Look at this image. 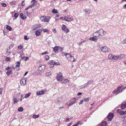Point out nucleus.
<instances>
[{"label": "nucleus", "mask_w": 126, "mask_h": 126, "mask_svg": "<svg viewBox=\"0 0 126 126\" xmlns=\"http://www.w3.org/2000/svg\"><path fill=\"white\" fill-rule=\"evenodd\" d=\"M13 46L12 45H11L9 46V49L10 50V48H13Z\"/></svg>", "instance_id": "nucleus-56"}, {"label": "nucleus", "mask_w": 126, "mask_h": 126, "mask_svg": "<svg viewBox=\"0 0 126 126\" xmlns=\"http://www.w3.org/2000/svg\"><path fill=\"white\" fill-rule=\"evenodd\" d=\"M123 118L124 119L123 120V121L124 123H126V116H123Z\"/></svg>", "instance_id": "nucleus-31"}, {"label": "nucleus", "mask_w": 126, "mask_h": 126, "mask_svg": "<svg viewBox=\"0 0 126 126\" xmlns=\"http://www.w3.org/2000/svg\"><path fill=\"white\" fill-rule=\"evenodd\" d=\"M101 50L104 52H105L108 51V48L107 47L104 46L102 47Z\"/></svg>", "instance_id": "nucleus-11"}, {"label": "nucleus", "mask_w": 126, "mask_h": 126, "mask_svg": "<svg viewBox=\"0 0 126 126\" xmlns=\"http://www.w3.org/2000/svg\"><path fill=\"white\" fill-rule=\"evenodd\" d=\"M31 94V93H29L28 94H26L25 95L24 98H28Z\"/></svg>", "instance_id": "nucleus-24"}, {"label": "nucleus", "mask_w": 126, "mask_h": 126, "mask_svg": "<svg viewBox=\"0 0 126 126\" xmlns=\"http://www.w3.org/2000/svg\"><path fill=\"white\" fill-rule=\"evenodd\" d=\"M84 100H83V101L86 102H88L89 100V98H84Z\"/></svg>", "instance_id": "nucleus-43"}, {"label": "nucleus", "mask_w": 126, "mask_h": 126, "mask_svg": "<svg viewBox=\"0 0 126 126\" xmlns=\"http://www.w3.org/2000/svg\"><path fill=\"white\" fill-rule=\"evenodd\" d=\"M50 18L51 17L49 16H41L40 17L41 20L42 21L45 22H48Z\"/></svg>", "instance_id": "nucleus-3"}, {"label": "nucleus", "mask_w": 126, "mask_h": 126, "mask_svg": "<svg viewBox=\"0 0 126 126\" xmlns=\"http://www.w3.org/2000/svg\"><path fill=\"white\" fill-rule=\"evenodd\" d=\"M96 37L94 36L93 37H91L89 38V40L92 41H94L96 39Z\"/></svg>", "instance_id": "nucleus-21"}, {"label": "nucleus", "mask_w": 126, "mask_h": 126, "mask_svg": "<svg viewBox=\"0 0 126 126\" xmlns=\"http://www.w3.org/2000/svg\"><path fill=\"white\" fill-rule=\"evenodd\" d=\"M23 110V109L22 107H19L18 109V110L19 111H22Z\"/></svg>", "instance_id": "nucleus-34"}, {"label": "nucleus", "mask_w": 126, "mask_h": 126, "mask_svg": "<svg viewBox=\"0 0 126 126\" xmlns=\"http://www.w3.org/2000/svg\"><path fill=\"white\" fill-rule=\"evenodd\" d=\"M16 4L17 2L16 1H13L10 2L9 4V5H16Z\"/></svg>", "instance_id": "nucleus-19"}, {"label": "nucleus", "mask_w": 126, "mask_h": 126, "mask_svg": "<svg viewBox=\"0 0 126 126\" xmlns=\"http://www.w3.org/2000/svg\"><path fill=\"white\" fill-rule=\"evenodd\" d=\"M28 9H26V8L25 9L24 11V13L25 14H27L28 13Z\"/></svg>", "instance_id": "nucleus-50"}, {"label": "nucleus", "mask_w": 126, "mask_h": 126, "mask_svg": "<svg viewBox=\"0 0 126 126\" xmlns=\"http://www.w3.org/2000/svg\"><path fill=\"white\" fill-rule=\"evenodd\" d=\"M46 66L44 65H42L38 69L40 71H44L46 68Z\"/></svg>", "instance_id": "nucleus-10"}, {"label": "nucleus", "mask_w": 126, "mask_h": 126, "mask_svg": "<svg viewBox=\"0 0 126 126\" xmlns=\"http://www.w3.org/2000/svg\"><path fill=\"white\" fill-rule=\"evenodd\" d=\"M59 49V47L56 46L53 48V51L55 52H57Z\"/></svg>", "instance_id": "nucleus-16"}, {"label": "nucleus", "mask_w": 126, "mask_h": 126, "mask_svg": "<svg viewBox=\"0 0 126 126\" xmlns=\"http://www.w3.org/2000/svg\"><path fill=\"white\" fill-rule=\"evenodd\" d=\"M51 73L50 72H47L46 73V75L48 77L49 76L51 75Z\"/></svg>", "instance_id": "nucleus-41"}, {"label": "nucleus", "mask_w": 126, "mask_h": 126, "mask_svg": "<svg viewBox=\"0 0 126 126\" xmlns=\"http://www.w3.org/2000/svg\"><path fill=\"white\" fill-rule=\"evenodd\" d=\"M76 101V100H75L74 101H71L70 102V103L68 105V106L69 107L72 104L75 103V101Z\"/></svg>", "instance_id": "nucleus-30"}, {"label": "nucleus", "mask_w": 126, "mask_h": 126, "mask_svg": "<svg viewBox=\"0 0 126 126\" xmlns=\"http://www.w3.org/2000/svg\"><path fill=\"white\" fill-rule=\"evenodd\" d=\"M39 115H36L35 114H34L33 116V118L35 119L36 118H38L39 117Z\"/></svg>", "instance_id": "nucleus-35"}, {"label": "nucleus", "mask_w": 126, "mask_h": 126, "mask_svg": "<svg viewBox=\"0 0 126 126\" xmlns=\"http://www.w3.org/2000/svg\"><path fill=\"white\" fill-rule=\"evenodd\" d=\"M24 39L25 40H28L29 39V38L27 37L26 35H25L24 36Z\"/></svg>", "instance_id": "nucleus-45"}, {"label": "nucleus", "mask_w": 126, "mask_h": 126, "mask_svg": "<svg viewBox=\"0 0 126 126\" xmlns=\"http://www.w3.org/2000/svg\"><path fill=\"white\" fill-rule=\"evenodd\" d=\"M123 90H122V89L121 90V91H119V92H118L117 93H116V94L117 95V94H118L119 93H120V92H123Z\"/></svg>", "instance_id": "nucleus-61"}, {"label": "nucleus", "mask_w": 126, "mask_h": 126, "mask_svg": "<svg viewBox=\"0 0 126 126\" xmlns=\"http://www.w3.org/2000/svg\"><path fill=\"white\" fill-rule=\"evenodd\" d=\"M63 108H64V107L63 106L60 107L59 108V109H62Z\"/></svg>", "instance_id": "nucleus-62"}, {"label": "nucleus", "mask_w": 126, "mask_h": 126, "mask_svg": "<svg viewBox=\"0 0 126 126\" xmlns=\"http://www.w3.org/2000/svg\"><path fill=\"white\" fill-rule=\"evenodd\" d=\"M123 62L125 64H126V60L124 61Z\"/></svg>", "instance_id": "nucleus-63"}, {"label": "nucleus", "mask_w": 126, "mask_h": 126, "mask_svg": "<svg viewBox=\"0 0 126 126\" xmlns=\"http://www.w3.org/2000/svg\"><path fill=\"white\" fill-rule=\"evenodd\" d=\"M60 65V63L59 62H55V63H54V65Z\"/></svg>", "instance_id": "nucleus-46"}, {"label": "nucleus", "mask_w": 126, "mask_h": 126, "mask_svg": "<svg viewBox=\"0 0 126 126\" xmlns=\"http://www.w3.org/2000/svg\"><path fill=\"white\" fill-rule=\"evenodd\" d=\"M123 85H122V86H119L117 88L116 90H114L112 92L113 93V94H115L117 92L121 90V88L123 87Z\"/></svg>", "instance_id": "nucleus-9"}, {"label": "nucleus", "mask_w": 126, "mask_h": 126, "mask_svg": "<svg viewBox=\"0 0 126 126\" xmlns=\"http://www.w3.org/2000/svg\"><path fill=\"white\" fill-rule=\"evenodd\" d=\"M113 55L111 54H110L108 56V59L110 60H112L113 57Z\"/></svg>", "instance_id": "nucleus-23"}, {"label": "nucleus", "mask_w": 126, "mask_h": 126, "mask_svg": "<svg viewBox=\"0 0 126 126\" xmlns=\"http://www.w3.org/2000/svg\"><path fill=\"white\" fill-rule=\"evenodd\" d=\"M44 94V92L43 90L40 91L37 93V95H43Z\"/></svg>", "instance_id": "nucleus-15"}, {"label": "nucleus", "mask_w": 126, "mask_h": 126, "mask_svg": "<svg viewBox=\"0 0 126 126\" xmlns=\"http://www.w3.org/2000/svg\"><path fill=\"white\" fill-rule=\"evenodd\" d=\"M90 10L88 9H85V11L86 13H87L90 12Z\"/></svg>", "instance_id": "nucleus-49"}, {"label": "nucleus", "mask_w": 126, "mask_h": 126, "mask_svg": "<svg viewBox=\"0 0 126 126\" xmlns=\"http://www.w3.org/2000/svg\"><path fill=\"white\" fill-rule=\"evenodd\" d=\"M114 116L113 114L109 113L108 115L107 118L108 119V120L111 121Z\"/></svg>", "instance_id": "nucleus-8"}, {"label": "nucleus", "mask_w": 126, "mask_h": 126, "mask_svg": "<svg viewBox=\"0 0 126 126\" xmlns=\"http://www.w3.org/2000/svg\"><path fill=\"white\" fill-rule=\"evenodd\" d=\"M26 80L23 77L21 79L20 83L21 85L22 86H25L26 84Z\"/></svg>", "instance_id": "nucleus-5"}, {"label": "nucleus", "mask_w": 126, "mask_h": 126, "mask_svg": "<svg viewBox=\"0 0 126 126\" xmlns=\"http://www.w3.org/2000/svg\"><path fill=\"white\" fill-rule=\"evenodd\" d=\"M106 33L105 31L103 30L100 29L96 32H95L93 34V35L96 38L101 36H103L105 35Z\"/></svg>", "instance_id": "nucleus-1"}, {"label": "nucleus", "mask_w": 126, "mask_h": 126, "mask_svg": "<svg viewBox=\"0 0 126 126\" xmlns=\"http://www.w3.org/2000/svg\"><path fill=\"white\" fill-rule=\"evenodd\" d=\"M64 16L63 17H61L60 18V19H63L64 20Z\"/></svg>", "instance_id": "nucleus-57"}, {"label": "nucleus", "mask_w": 126, "mask_h": 126, "mask_svg": "<svg viewBox=\"0 0 126 126\" xmlns=\"http://www.w3.org/2000/svg\"><path fill=\"white\" fill-rule=\"evenodd\" d=\"M1 5L2 7H5L6 6V5L5 3L1 4Z\"/></svg>", "instance_id": "nucleus-48"}, {"label": "nucleus", "mask_w": 126, "mask_h": 126, "mask_svg": "<svg viewBox=\"0 0 126 126\" xmlns=\"http://www.w3.org/2000/svg\"><path fill=\"white\" fill-rule=\"evenodd\" d=\"M80 123V122L79 121L76 124L73 125L72 126H78Z\"/></svg>", "instance_id": "nucleus-36"}, {"label": "nucleus", "mask_w": 126, "mask_h": 126, "mask_svg": "<svg viewBox=\"0 0 126 126\" xmlns=\"http://www.w3.org/2000/svg\"><path fill=\"white\" fill-rule=\"evenodd\" d=\"M2 90H3L2 88H0V94H1L2 93Z\"/></svg>", "instance_id": "nucleus-58"}, {"label": "nucleus", "mask_w": 126, "mask_h": 126, "mask_svg": "<svg viewBox=\"0 0 126 126\" xmlns=\"http://www.w3.org/2000/svg\"><path fill=\"white\" fill-rule=\"evenodd\" d=\"M82 94V93H78L77 94V95L78 96H79V95H81V94Z\"/></svg>", "instance_id": "nucleus-60"}, {"label": "nucleus", "mask_w": 126, "mask_h": 126, "mask_svg": "<svg viewBox=\"0 0 126 126\" xmlns=\"http://www.w3.org/2000/svg\"><path fill=\"white\" fill-rule=\"evenodd\" d=\"M45 59L46 60H48L49 59V57L48 55H46L45 57Z\"/></svg>", "instance_id": "nucleus-38"}, {"label": "nucleus", "mask_w": 126, "mask_h": 126, "mask_svg": "<svg viewBox=\"0 0 126 126\" xmlns=\"http://www.w3.org/2000/svg\"><path fill=\"white\" fill-rule=\"evenodd\" d=\"M43 32H47L48 31V30H46L45 29H43Z\"/></svg>", "instance_id": "nucleus-52"}, {"label": "nucleus", "mask_w": 126, "mask_h": 126, "mask_svg": "<svg viewBox=\"0 0 126 126\" xmlns=\"http://www.w3.org/2000/svg\"><path fill=\"white\" fill-rule=\"evenodd\" d=\"M48 53H49L48 52V51H45V52L42 53L41 54V55H43L44 54H48Z\"/></svg>", "instance_id": "nucleus-44"}, {"label": "nucleus", "mask_w": 126, "mask_h": 126, "mask_svg": "<svg viewBox=\"0 0 126 126\" xmlns=\"http://www.w3.org/2000/svg\"><path fill=\"white\" fill-rule=\"evenodd\" d=\"M69 82V80L68 79H64L63 81L62 82V83L64 84H65Z\"/></svg>", "instance_id": "nucleus-29"}, {"label": "nucleus", "mask_w": 126, "mask_h": 126, "mask_svg": "<svg viewBox=\"0 0 126 126\" xmlns=\"http://www.w3.org/2000/svg\"><path fill=\"white\" fill-rule=\"evenodd\" d=\"M125 8H126V4H125L123 6Z\"/></svg>", "instance_id": "nucleus-64"}, {"label": "nucleus", "mask_w": 126, "mask_h": 126, "mask_svg": "<svg viewBox=\"0 0 126 126\" xmlns=\"http://www.w3.org/2000/svg\"><path fill=\"white\" fill-rule=\"evenodd\" d=\"M33 6V5L32 4L27 7V8H26V9H29L31 8Z\"/></svg>", "instance_id": "nucleus-39"}, {"label": "nucleus", "mask_w": 126, "mask_h": 126, "mask_svg": "<svg viewBox=\"0 0 126 126\" xmlns=\"http://www.w3.org/2000/svg\"><path fill=\"white\" fill-rule=\"evenodd\" d=\"M20 16L21 18L23 20H24L26 18V17L25 16V15L22 13L20 14Z\"/></svg>", "instance_id": "nucleus-13"}, {"label": "nucleus", "mask_w": 126, "mask_h": 126, "mask_svg": "<svg viewBox=\"0 0 126 126\" xmlns=\"http://www.w3.org/2000/svg\"><path fill=\"white\" fill-rule=\"evenodd\" d=\"M106 122L105 121L102 122L99 125V126H106Z\"/></svg>", "instance_id": "nucleus-17"}, {"label": "nucleus", "mask_w": 126, "mask_h": 126, "mask_svg": "<svg viewBox=\"0 0 126 126\" xmlns=\"http://www.w3.org/2000/svg\"><path fill=\"white\" fill-rule=\"evenodd\" d=\"M112 60H116L118 59V56H113Z\"/></svg>", "instance_id": "nucleus-26"}, {"label": "nucleus", "mask_w": 126, "mask_h": 126, "mask_svg": "<svg viewBox=\"0 0 126 126\" xmlns=\"http://www.w3.org/2000/svg\"><path fill=\"white\" fill-rule=\"evenodd\" d=\"M18 13H16L14 14V16L15 18H16L18 17Z\"/></svg>", "instance_id": "nucleus-37"}, {"label": "nucleus", "mask_w": 126, "mask_h": 126, "mask_svg": "<svg viewBox=\"0 0 126 126\" xmlns=\"http://www.w3.org/2000/svg\"><path fill=\"white\" fill-rule=\"evenodd\" d=\"M24 59L26 61H27L28 58L27 57H24L23 58V59H24ZM22 58H23V57H22Z\"/></svg>", "instance_id": "nucleus-53"}, {"label": "nucleus", "mask_w": 126, "mask_h": 126, "mask_svg": "<svg viewBox=\"0 0 126 126\" xmlns=\"http://www.w3.org/2000/svg\"><path fill=\"white\" fill-rule=\"evenodd\" d=\"M63 76L61 72L58 73L56 79L58 81H61L63 80Z\"/></svg>", "instance_id": "nucleus-4"}, {"label": "nucleus", "mask_w": 126, "mask_h": 126, "mask_svg": "<svg viewBox=\"0 0 126 126\" xmlns=\"http://www.w3.org/2000/svg\"><path fill=\"white\" fill-rule=\"evenodd\" d=\"M73 118L72 117H71L70 118H68V117H67L66 118V121H65V122H67L68 121V120H67V119H68V120H69L70 119H72Z\"/></svg>", "instance_id": "nucleus-51"}, {"label": "nucleus", "mask_w": 126, "mask_h": 126, "mask_svg": "<svg viewBox=\"0 0 126 126\" xmlns=\"http://www.w3.org/2000/svg\"><path fill=\"white\" fill-rule=\"evenodd\" d=\"M66 59L69 61L73 62L75 61L74 57L69 53H66L65 54Z\"/></svg>", "instance_id": "nucleus-2"}, {"label": "nucleus", "mask_w": 126, "mask_h": 126, "mask_svg": "<svg viewBox=\"0 0 126 126\" xmlns=\"http://www.w3.org/2000/svg\"><path fill=\"white\" fill-rule=\"evenodd\" d=\"M35 34L38 36L40 34V32L39 31H37L36 32Z\"/></svg>", "instance_id": "nucleus-33"}, {"label": "nucleus", "mask_w": 126, "mask_h": 126, "mask_svg": "<svg viewBox=\"0 0 126 126\" xmlns=\"http://www.w3.org/2000/svg\"><path fill=\"white\" fill-rule=\"evenodd\" d=\"M24 1H22V3H21V6H23L25 5V4L24 3Z\"/></svg>", "instance_id": "nucleus-54"}, {"label": "nucleus", "mask_w": 126, "mask_h": 126, "mask_svg": "<svg viewBox=\"0 0 126 126\" xmlns=\"http://www.w3.org/2000/svg\"><path fill=\"white\" fill-rule=\"evenodd\" d=\"M116 111L117 113L119 114L120 115H123L126 114V110L124 111L118 109Z\"/></svg>", "instance_id": "nucleus-7"}, {"label": "nucleus", "mask_w": 126, "mask_h": 126, "mask_svg": "<svg viewBox=\"0 0 126 126\" xmlns=\"http://www.w3.org/2000/svg\"><path fill=\"white\" fill-rule=\"evenodd\" d=\"M12 72L11 70H10L8 71L6 73V74L7 76H9L11 74Z\"/></svg>", "instance_id": "nucleus-22"}, {"label": "nucleus", "mask_w": 126, "mask_h": 126, "mask_svg": "<svg viewBox=\"0 0 126 126\" xmlns=\"http://www.w3.org/2000/svg\"><path fill=\"white\" fill-rule=\"evenodd\" d=\"M52 12L53 14L57 13H58V11L55 9H53L52 10Z\"/></svg>", "instance_id": "nucleus-27"}, {"label": "nucleus", "mask_w": 126, "mask_h": 126, "mask_svg": "<svg viewBox=\"0 0 126 126\" xmlns=\"http://www.w3.org/2000/svg\"><path fill=\"white\" fill-rule=\"evenodd\" d=\"M18 99H17L15 97L13 98V103L14 104H15L16 103L18 102Z\"/></svg>", "instance_id": "nucleus-20"}, {"label": "nucleus", "mask_w": 126, "mask_h": 126, "mask_svg": "<svg viewBox=\"0 0 126 126\" xmlns=\"http://www.w3.org/2000/svg\"><path fill=\"white\" fill-rule=\"evenodd\" d=\"M6 28L9 31H11L12 30V28L10 26L8 25H7V26L6 27Z\"/></svg>", "instance_id": "nucleus-25"}, {"label": "nucleus", "mask_w": 126, "mask_h": 126, "mask_svg": "<svg viewBox=\"0 0 126 126\" xmlns=\"http://www.w3.org/2000/svg\"><path fill=\"white\" fill-rule=\"evenodd\" d=\"M83 100H81L80 101V102H79V104H82L83 103Z\"/></svg>", "instance_id": "nucleus-59"}, {"label": "nucleus", "mask_w": 126, "mask_h": 126, "mask_svg": "<svg viewBox=\"0 0 126 126\" xmlns=\"http://www.w3.org/2000/svg\"><path fill=\"white\" fill-rule=\"evenodd\" d=\"M62 30L64 31L66 33H67L69 32V29L67 28L66 26L64 25H63L62 27Z\"/></svg>", "instance_id": "nucleus-6"}, {"label": "nucleus", "mask_w": 126, "mask_h": 126, "mask_svg": "<svg viewBox=\"0 0 126 126\" xmlns=\"http://www.w3.org/2000/svg\"><path fill=\"white\" fill-rule=\"evenodd\" d=\"M118 58L120 59H121L124 58H125V55L124 54H120L118 56Z\"/></svg>", "instance_id": "nucleus-18"}, {"label": "nucleus", "mask_w": 126, "mask_h": 126, "mask_svg": "<svg viewBox=\"0 0 126 126\" xmlns=\"http://www.w3.org/2000/svg\"><path fill=\"white\" fill-rule=\"evenodd\" d=\"M11 60V59H10V58L9 57H6L5 59V61H10Z\"/></svg>", "instance_id": "nucleus-40"}, {"label": "nucleus", "mask_w": 126, "mask_h": 126, "mask_svg": "<svg viewBox=\"0 0 126 126\" xmlns=\"http://www.w3.org/2000/svg\"><path fill=\"white\" fill-rule=\"evenodd\" d=\"M23 47L21 45H19L18 47V48L20 49H22Z\"/></svg>", "instance_id": "nucleus-47"}, {"label": "nucleus", "mask_w": 126, "mask_h": 126, "mask_svg": "<svg viewBox=\"0 0 126 126\" xmlns=\"http://www.w3.org/2000/svg\"><path fill=\"white\" fill-rule=\"evenodd\" d=\"M20 62L19 61H18L17 62V63H16V67H19L20 66Z\"/></svg>", "instance_id": "nucleus-32"}, {"label": "nucleus", "mask_w": 126, "mask_h": 126, "mask_svg": "<svg viewBox=\"0 0 126 126\" xmlns=\"http://www.w3.org/2000/svg\"><path fill=\"white\" fill-rule=\"evenodd\" d=\"M121 107V109L122 110L125 109L126 108V103L124 104L122 103Z\"/></svg>", "instance_id": "nucleus-14"}, {"label": "nucleus", "mask_w": 126, "mask_h": 126, "mask_svg": "<svg viewBox=\"0 0 126 126\" xmlns=\"http://www.w3.org/2000/svg\"><path fill=\"white\" fill-rule=\"evenodd\" d=\"M10 67H9V66H8L7 67H6L5 68V70H7L8 71H9V69H10Z\"/></svg>", "instance_id": "nucleus-55"}, {"label": "nucleus", "mask_w": 126, "mask_h": 126, "mask_svg": "<svg viewBox=\"0 0 126 126\" xmlns=\"http://www.w3.org/2000/svg\"><path fill=\"white\" fill-rule=\"evenodd\" d=\"M35 0H32L31 2L32 3V5H33V6L34 5V4L35 3Z\"/></svg>", "instance_id": "nucleus-42"}, {"label": "nucleus", "mask_w": 126, "mask_h": 126, "mask_svg": "<svg viewBox=\"0 0 126 126\" xmlns=\"http://www.w3.org/2000/svg\"><path fill=\"white\" fill-rule=\"evenodd\" d=\"M64 20L68 22L72 20L73 19L70 17H67L66 16H64Z\"/></svg>", "instance_id": "nucleus-12"}, {"label": "nucleus", "mask_w": 126, "mask_h": 126, "mask_svg": "<svg viewBox=\"0 0 126 126\" xmlns=\"http://www.w3.org/2000/svg\"><path fill=\"white\" fill-rule=\"evenodd\" d=\"M48 63L50 64L54 65V63H55V62H53V60H50L49 61Z\"/></svg>", "instance_id": "nucleus-28"}]
</instances>
